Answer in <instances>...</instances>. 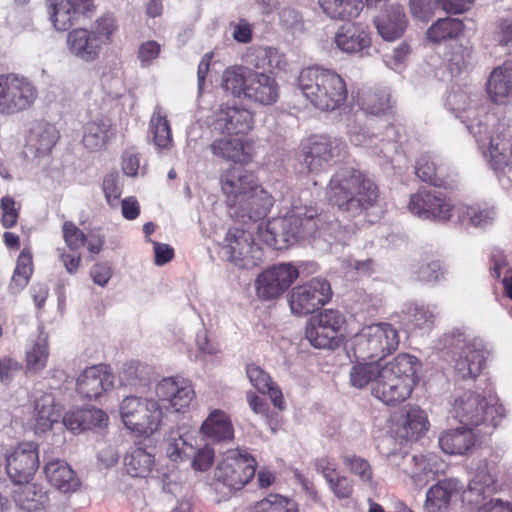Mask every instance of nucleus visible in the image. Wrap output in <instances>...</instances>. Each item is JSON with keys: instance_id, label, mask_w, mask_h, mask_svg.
<instances>
[{"instance_id": "nucleus-1", "label": "nucleus", "mask_w": 512, "mask_h": 512, "mask_svg": "<svg viewBox=\"0 0 512 512\" xmlns=\"http://www.w3.org/2000/svg\"><path fill=\"white\" fill-rule=\"evenodd\" d=\"M330 204L350 217L362 215L377 205L379 188L364 172L350 166L339 167L326 188Z\"/></svg>"}, {"instance_id": "nucleus-2", "label": "nucleus", "mask_w": 512, "mask_h": 512, "mask_svg": "<svg viewBox=\"0 0 512 512\" xmlns=\"http://www.w3.org/2000/svg\"><path fill=\"white\" fill-rule=\"evenodd\" d=\"M220 185L226 205L249 218L263 217L273 206L272 196L258 183L255 174L242 166L224 170Z\"/></svg>"}, {"instance_id": "nucleus-3", "label": "nucleus", "mask_w": 512, "mask_h": 512, "mask_svg": "<svg viewBox=\"0 0 512 512\" xmlns=\"http://www.w3.org/2000/svg\"><path fill=\"white\" fill-rule=\"evenodd\" d=\"M416 365V357L406 353L398 354L381 367L372 387V395L386 405L395 406L404 402L416 384Z\"/></svg>"}, {"instance_id": "nucleus-4", "label": "nucleus", "mask_w": 512, "mask_h": 512, "mask_svg": "<svg viewBox=\"0 0 512 512\" xmlns=\"http://www.w3.org/2000/svg\"><path fill=\"white\" fill-rule=\"evenodd\" d=\"M298 87L310 103L322 111L339 108L347 98V88L342 77L333 70L318 66L300 72Z\"/></svg>"}, {"instance_id": "nucleus-5", "label": "nucleus", "mask_w": 512, "mask_h": 512, "mask_svg": "<svg viewBox=\"0 0 512 512\" xmlns=\"http://www.w3.org/2000/svg\"><path fill=\"white\" fill-rule=\"evenodd\" d=\"M319 223L314 207L295 206L287 215L269 220L263 238L273 249H286L302 238L315 236Z\"/></svg>"}, {"instance_id": "nucleus-6", "label": "nucleus", "mask_w": 512, "mask_h": 512, "mask_svg": "<svg viewBox=\"0 0 512 512\" xmlns=\"http://www.w3.org/2000/svg\"><path fill=\"white\" fill-rule=\"evenodd\" d=\"M399 345V334L390 323H376L364 327L352 339L355 358L378 363L394 352Z\"/></svg>"}, {"instance_id": "nucleus-7", "label": "nucleus", "mask_w": 512, "mask_h": 512, "mask_svg": "<svg viewBox=\"0 0 512 512\" xmlns=\"http://www.w3.org/2000/svg\"><path fill=\"white\" fill-rule=\"evenodd\" d=\"M256 465L246 451L228 450L214 471L215 491L227 496L242 489L254 477Z\"/></svg>"}, {"instance_id": "nucleus-8", "label": "nucleus", "mask_w": 512, "mask_h": 512, "mask_svg": "<svg viewBox=\"0 0 512 512\" xmlns=\"http://www.w3.org/2000/svg\"><path fill=\"white\" fill-rule=\"evenodd\" d=\"M120 415L128 429L148 435L160 428L163 419L162 409L157 401L136 396H127L122 400Z\"/></svg>"}, {"instance_id": "nucleus-9", "label": "nucleus", "mask_w": 512, "mask_h": 512, "mask_svg": "<svg viewBox=\"0 0 512 512\" xmlns=\"http://www.w3.org/2000/svg\"><path fill=\"white\" fill-rule=\"evenodd\" d=\"M37 98L34 85L15 74L0 75V114L14 115L30 108Z\"/></svg>"}, {"instance_id": "nucleus-10", "label": "nucleus", "mask_w": 512, "mask_h": 512, "mask_svg": "<svg viewBox=\"0 0 512 512\" xmlns=\"http://www.w3.org/2000/svg\"><path fill=\"white\" fill-rule=\"evenodd\" d=\"M222 250L226 259L241 269H252L263 260L262 249L255 244L252 234L243 229H229Z\"/></svg>"}, {"instance_id": "nucleus-11", "label": "nucleus", "mask_w": 512, "mask_h": 512, "mask_svg": "<svg viewBox=\"0 0 512 512\" xmlns=\"http://www.w3.org/2000/svg\"><path fill=\"white\" fill-rule=\"evenodd\" d=\"M331 296L330 283L323 278H313L291 290L289 305L293 314L303 316L320 309Z\"/></svg>"}, {"instance_id": "nucleus-12", "label": "nucleus", "mask_w": 512, "mask_h": 512, "mask_svg": "<svg viewBox=\"0 0 512 512\" xmlns=\"http://www.w3.org/2000/svg\"><path fill=\"white\" fill-rule=\"evenodd\" d=\"M298 277L299 271L291 263L273 265L257 276L256 295L264 301L275 300L283 295Z\"/></svg>"}, {"instance_id": "nucleus-13", "label": "nucleus", "mask_w": 512, "mask_h": 512, "mask_svg": "<svg viewBox=\"0 0 512 512\" xmlns=\"http://www.w3.org/2000/svg\"><path fill=\"white\" fill-rule=\"evenodd\" d=\"M407 208L421 219L446 222L452 216L453 205L442 192L422 189L410 196Z\"/></svg>"}, {"instance_id": "nucleus-14", "label": "nucleus", "mask_w": 512, "mask_h": 512, "mask_svg": "<svg viewBox=\"0 0 512 512\" xmlns=\"http://www.w3.org/2000/svg\"><path fill=\"white\" fill-rule=\"evenodd\" d=\"M39 468L38 445L23 442L6 454V471L14 484L30 481Z\"/></svg>"}, {"instance_id": "nucleus-15", "label": "nucleus", "mask_w": 512, "mask_h": 512, "mask_svg": "<svg viewBox=\"0 0 512 512\" xmlns=\"http://www.w3.org/2000/svg\"><path fill=\"white\" fill-rule=\"evenodd\" d=\"M50 19L58 31H67L81 19L90 18L93 0H49Z\"/></svg>"}, {"instance_id": "nucleus-16", "label": "nucleus", "mask_w": 512, "mask_h": 512, "mask_svg": "<svg viewBox=\"0 0 512 512\" xmlns=\"http://www.w3.org/2000/svg\"><path fill=\"white\" fill-rule=\"evenodd\" d=\"M494 408L488 405L485 397L472 391H466L454 401L451 414L467 427L483 424Z\"/></svg>"}, {"instance_id": "nucleus-17", "label": "nucleus", "mask_w": 512, "mask_h": 512, "mask_svg": "<svg viewBox=\"0 0 512 512\" xmlns=\"http://www.w3.org/2000/svg\"><path fill=\"white\" fill-rule=\"evenodd\" d=\"M254 125L253 113L243 107L221 105L214 113L212 128L220 134H247Z\"/></svg>"}, {"instance_id": "nucleus-18", "label": "nucleus", "mask_w": 512, "mask_h": 512, "mask_svg": "<svg viewBox=\"0 0 512 512\" xmlns=\"http://www.w3.org/2000/svg\"><path fill=\"white\" fill-rule=\"evenodd\" d=\"M155 392L164 408L174 412H180L188 407L195 396L190 381L180 377L162 379L156 385Z\"/></svg>"}, {"instance_id": "nucleus-19", "label": "nucleus", "mask_w": 512, "mask_h": 512, "mask_svg": "<svg viewBox=\"0 0 512 512\" xmlns=\"http://www.w3.org/2000/svg\"><path fill=\"white\" fill-rule=\"evenodd\" d=\"M341 156V143L325 137L311 139L303 149L302 163L310 172H319Z\"/></svg>"}, {"instance_id": "nucleus-20", "label": "nucleus", "mask_w": 512, "mask_h": 512, "mask_svg": "<svg viewBox=\"0 0 512 512\" xmlns=\"http://www.w3.org/2000/svg\"><path fill=\"white\" fill-rule=\"evenodd\" d=\"M114 376L106 365L99 364L86 368L77 378V392L85 399H98L112 388Z\"/></svg>"}, {"instance_id": "nucleus-21", "label": "nucleus", "mask_w": 512, "mask_h": 512, "mask_svg": "<svg viewBox=\"0 0 512 512\" xmlns=\"http://www.w3.org/2000/svg\"><path fill=\"white\" fill-rule=\"evenodd\" d=\"M69 52L84 62H93L100 56L103 44L86 28H77L67 34Z\"/></svg>"}, {"instance_id": "nucleus-22", "label": "nucleus", "mask_w": 512, "mask_h": 512, "mask_svg": "<svg viewBox=\"0 0 512 512\" xmlns=\"http://www.w3.org/2000/svg\"><path fill=\"white\" fill-rule=\"evenodd\" d=\"M214 156L235 163H248L252 158V146L242 138L223 134L210 144Z\"/></svg>"}, {"instance_id": "nucleus-23", "label": "nucleus", "mask_w": 512, "mask_h": 512, "mask_svg": "<svg viewBox=\"0 0 512 512\" xmlns=\"http://www.w3.org/2000/svg\"><path fill=\"white\" fill-rule=\"evenodd\" d=\"M246 98L262 105H271L279 97L276 80L264 72L252 71L248 76Z\"/></svg>"}, {"instance_id": "nucleus-24", "label": "nucleus", "mask_w": 512, "mask_h": 512, "mask_svg": "<svg viewBox=\"0 0 512 512\" xmlns=\"http://www.w3.org/2000/svg\"><path fill=\"white\" fill-rule=\"evenodd\" d=\"M463 489V484L454 478L443 479L431 486L426 492L424 508L427 512H444L453 497Z\"/></svg>"}, {"instance_id": "nucleus-25", "label": "nucleus", "mask_w": 512, "mask_h": 512, "mask_svg": "<svg viewBox=\"0 0 512 512\" xmlns=\"http://www.w3.org/2000/svg\"><path fill=\"white\" fill-rule=\"evenodd\" d=\"M375 25L379 35L386 41H394L400 38L406 27L407 19L404 8L399 4L387 6L375 19Z\"/></svg>"}, {"instance_id": "nucleus-26", "label": "nucleus", "mask_w": 512, "mask_h": 512, "mask_svg": "<svg viewBox=\"0 0 512 512\" xmlns=\"http://www.w3.org/2000/svg\"><path fill=\"white\" fill-rule=\"evenodd\" d=\"M500 474L498 456L491 455L478 461L475 474L469 483V490L478 496L495 491Z\"/></svg>"}, {"instance_id": "nucleus-27", "label": "nucleus", "mask_w": 512, "mask_h": 512, "mask_svg": "<svg viewBox=\"0 0 512 512\" xmlns=\"http://www.w3.org/2000/svg\"><path fill=\"white\" fill-rule=\"evenodd\" d=\"M486 91L493 103L505 104L512 98V62H504L492 70Z\"/></svg>"}, {"instance_id": "nucleus-28", "label": "nucleus", "mask_w": 512, "mask_h": 512, "mask_svg": "<svg viewBox=\"0 0 512 512\" xmlns=\"http://www.w3.org/2000/svg\"><path fill=\"white\" fill-rule=\"evenodd\" d=\"M434 457L409 455L402 457L401 470L410 476L416 487H424L436 474Z\"/></svg>"}, {"instance_id": "nucleus-29", "label": "nucleus", "mask_w": 512, "mask_h": 512, "mask_svg": "<svg viewBox=\"0 0 512 512\" xmlns=\"http://www.w3.org/2000/svg\"><path fill=\"white\" fill-rule=\"evenodd\" d=\"M44 472L49 483L62 493H72L80 487L76 473L62 460L48 462Z\"/></svg>"}, {"instance_id": "nucleus-30", "label": "nucleus", "mask_w": 512, "mask_h": 512, "mask_svg": "<svg viewBox=\"0 0 512 512\" xmlns=\"http://www.w3.org/2000/svg\"><path fill=\"white\" fill-rule=\"evenodd\" d=\"M369 34L356 23L342 25L335 34V43L346 53H356L370 46Z\"/></svg>"}, {"instance_id": "nucleus-31", "label": "nucleus", "mask_w": 512, "mask_h": 512, "mask_svg": "<svg viewBox=\"0 0 512 512\" xmlns=\"http://www.w3.org/2000/svg\"><path fill=\"white\" fill-rule=\"evenodd\" d=\"M439 445L447 454H466L475 445V437L472 428L463 426L443 432L439 437Z\"/></svg>"}, {"instance_id": "nucleus-32", "label": "nucleus", "mask_w": 512, "mask_h": 512, "mask_svg": "<svg viewBox=\"0 0 512 512\" xmlns=\"http://www.w3.org/2000/svg\"><path fill=\"white\" fill-rule=\"evenodd\" d=\"M485 365V356L482 348L473 343L463 346L459 358L456 360L455 371L462 379L477 377Z\"/></svg>"}, {"instance_id": "nucleus-33", "label": "nucleus", "mask_w": 512, "mask_h": 512, "mask_svg": "<svg viewBox=\"0 0 512 512\" xmlns=\"http://www.w3.org/2000/svg\"><path fill=\"white\" fill-rule=\"evenodd\" d=\"M205 437L216 442L232 440L234 428L230 417L222 410H213L201 426Z\"/></svg>"}, {"instance_id": "nucleus-34", "label": "nucleus", "mask_w": 512, "mask_h": 512, "mask_svg": "<svg viewBox=\"0 0 512 512\" xmlns=\"http://www.w3.org/2000/svg\"><path fill=\"white\" fill-rule=\"evenodd\" d=\"M429 429L427 414L420 407H410L403 416L397 434L406 440H418Z\"/></svg>"}, {"instance_id": "nucleus-35", "label": "nucleus", "mask_w": 512, "mask_h": 512, "mask_svg": "<svg viewBox=\"0 0 512 512\" xmlns=\"http://www.w3.org/2000/svg\"><path fill=\"white\" fill-rule=\"evenodd\" d=\"M16 485L17 488L13 490L12 498L21 510L36 512L44 508L46 497L41 488L30 481Z\"/></svg>"}, {"instance_id": "nucleus-36", "label": "nucleus", "mask_w": 512, "mask_h": 512, "mask_svg": "<svg viewBox=\"0 0 512 512\" xmlns=\"http://www.w3.org/2000/svg\"><path fill=\"white\" fill-rule=\"evenodd\" d=\"M246 374L250 383L260 392L267 393L275 407L282 410L284 408L283 394L281 390L273 385L271 377L261 367L255 364H249L246 368Z\"/></svg>"}, {"instance_id": "nucleus-37", "label": "nucleus", "mask_w": 512, "mask_h": 512, "mask_svg": "<svg viewBox=\"0 0 512 512\" xmlns=\"http://www.w3.org/2000/svg\"><path fill=\"white\" fill-rule=\"evenodd\" d=\"M324 14L334 20L349 21L363 10V0H318Z\"/></svg>"}, {"instance_id": "nucleus-38", "label": "nucleus", "mask_w": 512, "mask_h": 512, "mask_svg": "<svg viewBox=\"0 0 512 512\" xmlns=\"http://www.w3.org/2000/svg\"><path fill=\"white\" fill-rule=\"evenodd\" d=\"M112 135V124L109 119L90 121L84 126L82 141L90 151H98L106 145Z\"/></svg>"}, {"instance_id": "nucleus-39", "label": "nucleus", "mask_w": 512, "mask_h": 512, "mask_svg": "<svg viewBox=\"0 0 512 512\" xmlns=\"http://www.w3.org/2000/svg\"><path fill=\"white\" fill-rule=\"evenodd\" d=\"M154 455L142 447H132L125 454L124 468L132 477H146L154 466Z\"/></svg>"}, {"instance_id": "nucleus-40", "label": "nucleus", "mask_w": 512, "mask_h": 512, "mask_svg": "<svg viewBox=\"0 0 512 512\" xmlns=\"http://www.w3.org/2000/svg\"><path fill=\"white\" fill-rule=\"evenodd\" d=\"M59 136L53 125L44 124L34 128L28 139V149L35 157L47 155L55 146Z\"/></svg>"}, {"instance_id": "nucleus-41", "label": "nucleus", "mask_w": 512, "mask_h": 512, "mask_svg": "<svg viewBox=\"0 0 512 512\" xmlns=\"http://www.w3.org/2000/svg\"><path fill=\"white\" fill-rule=\"evenodd\" d=\"M163 501L170 509L169 512H189L190 500L187 498L186 488L171 479V476L163 477Z\"/></svg>"}, {"instance_id": "nucleus-42", "label": "nucleus", "mask_w": 512, "mask_h": 512, "mask_svg": "<svg viewBox=\"0 0 512 512\" xmlns=\"http://www.w3.org/2000/svg\"><path fill=\"white\" fill-rule=\"evenodd\" d=\"M35 419L38 429L46 431L52 428L60 418V409L52 394L44 393L35 400Z\"/></svg>"}, {"instance_id": "nucleus-43", "label": "nucleus", "mask_w": 512, "mask_h": 512, "mask_svg": "<svg viewBox=\"0 0 512 512\" xmlns=\"http://www.w3.org/2000/svg\"><path fill=\"white\" fill-rule=\"evenodd\" d=\"M463 22L457 18L438 19L427 31V37L434 43L458 37L463 31Z\"/></svg>"}, {"instance_id": "nucleus-44", "label": "nucleus", "mask_w": 512, "mask_h": 512, "mask_svg": "<svg viewBox=\"0 0 512 512\" xmlns=\"http://www.w3.org/2000/svg\"><path fill=\"white\" fill-rule=\"evenodd\" d=\"M252 70L244 67H231L226 69L222 75V87L230 91L236 97L246 98V87L248 76Z\"/></svg>"}, {"instance_id": "nucleus-45", "label": "nucleus", "mask_w": 512, "mask_h": 512, "mask_svg": "<svg viewBox=\"0 0 512 512\" xmlns=\"http://www.w3.org/2000/svg\"><path fill=\"white\" fill-rule=\"evenodd\" d=\"M150 132L153 134L155 145L160 149H168L172 146V133L169 121L162 114V109L156 107L149 124Z\"/></svg>"}, {"instance_id": "nucleus-46", "label": "nucleus", "mask_w": 512, "mask_h": 512, "mask_svg": "<svg viewBox=\"0 0 512 512\" xmlns=\"http://www.w3.org/2000/svg\"><path fill=\"white\" fill-rule=\"evenodd\" d=\"M32 273V255L29 251L23 250L17 259V264L8 286L10 293L15 295L22 291L27 286Z\"/></svg>"}, {"instance_id": "nucleus-47", "label": "nucleus", "mask_w": 512, "mask_h": 512, "mask_svg": "<svg viewBox=\"0 0 512 512\" xmlns=\"http://www.w3.org/2000/svg\"><path fill=\"white\" fill-rule=\"evenodd\" d=\"M344 466L356 477L359 481L370 489L376 487V481L373 477V469L368 460L357 456L355 454H347L342 457Z\"/></svg>"}, {"instance_id": "nucleus-48", "label": "nucleus", "mask_w": 512, "mask_h": 512, "mask_svg": "<svg viewBox=\"0 0 512 512\" xmlns=\"http://www.w3.org/2000/svg\"><path fill=\"white\" fill-rule=\"evenodd\" d=\"M471 55V47L455 43L444 53V61L452 74H458L469 64Z\"/></svg>"}, {"instance_id": "nucleus-49", "label": "nucleus", "mask_w": 512, "mask_h": 512, "mask_svg": "<svg viewBox=\"0 0 512 512\" xmlns=\"http://www.w3.org/2000/svg\"><path fill=\"white\" fill-rule=\"evenodd\" d=\"M305 336L307 340L315 347V348H329L332 349L337 346V337L336 334L328 333L326 328H324L319 323H314V320L311 318L305 329Z\"/></svg>"}, {"instance_id": "nucleus-50", "label": "nucleus", "mask_w": 512, "mask_h": 512, "mask_svg": "<svg viewBox=\"0 0 512 512\" xmlns=\"http://www.w3.org/2000/svg\"><path fill=\"white\" fill-rule=\"evenodd\" d=\"M402 313L407 321L416 328L430 329L435 318L434 312L429 307L417 303L406 304Z\"/></svg>"}, {"instance_id": "nucleus-51", "label": "nucleus", "mask_w": 512, "mask_h": 512, "mask_svg": "<svg viewBox=\"0 0 512 512\" xmlns=\"http://www.w3.org/2000/svg\"><path fill=\"white\" fill-rule=\"evenodd\" d=\"M380 370L381 367L378 363L373 361L354 365L350 371V383L356 388H363L371 381L376 383V377L379 376Z\"/></svg>"}, {"instance_id": "nucleus-52", "label": "nucleus", "mask_w": 512, "mask_h": 512, "mask_svg": "<svg viewBox=\"0 0 512 512\" xmlns=\"http://www.w3.org/2000/svg\"><path fill=\"white\" fill-rule=\"evenodd\" d=\"M415 173L417 177L434 186L443 184V178L439 175V167L429 154H422L416 161Z\"/></svg>"}, {"instance_id": "nucleus-53", "label": "nucleus", "mask_w": 512, "mask_h": 512, "mask_svg": "<svg viewBox=\"0 0 512 512\" xmlns=\"http://www.w3.org/2000/svg\"><path fill=\"white\" fill-rule=\"evenodd\" d=\"M362 106L371 115L385 114L392 108L390 94L386 90L369 91L363 96Z\"/></svg>"}, {"instance_id": "nucleus-54", "label": "nucleus", "mask_w": 512, "mask_h": 512, "mask_svg": "<svg viewBox=\"0 0 512 512\" xmlns=\"http://www.w3.org/2000/svg\"><path fill=\"white\" fill-rule=\"evenodd\" d=\"M165 450L167 457L174 462L190 458L194 454L193 445L178 432L170 433Z\"/></svg>"}, {"instance_id": "nucleus-55", "label": "nucleus", "mask_w": 512, "mask_h": 512, "mask_svg": "<svg viewBox=\"0 0 512 512\" xmlns=\"http://www.w3.org/2000/svg\"><path fill=\"white\" fill-rule=\"evenodd\" d=\"M49 351L46 338L38 337L26 353V366L29 371L38 372L45 368Z\"/></svg>"}, {"instance_id": "nucleus-56", "label": "nucleus", "mask_w": 512, "mask_h": 512, "mask_svg": "<svg viewBox=\"0 0 512 512\" xmlns=\"http://www.w3.org/2000/svg\"><path fill=\"white\" fill-rule=\"evenodd\" d=\"M117 30L115 18L110 14L100 16L89 31L96 35L99 41L104 45H108L112 41V35Z\"/></svg>"}, {"instance_id": "nucleus-57", "label": "nucleus", "mask_w": 512, "mask_h": 512, "mask_svg": "<svg viewBox=\"0 0 512 512\" xmlns=\"http://www.w3.org/2000/svg\"><path fill=\"white\" fill-rule=\"evenodd\" d=\"M312 319L314 323H319L326 328L328 333L336 334V337H338V332L344 323L343 315L339 311L332 309L325 310L319 315L312 317Z\"/></svg>"}, {"instance_id": "nucleus-58", "label": "nucleus", "mask_w": 512, "mask_h": 512, "mask_svg": "<svg viewBox=\"0 0 512 512\" xmlns=\"http://www.w3.org/2000/svg\"><path fill=\"white\" fill-rule=\"evenodd\" d=\"M81 420L82 428L85 430L92 429L94 427L105 426L108 422L107 414L96 407L81 408Z\"/></svg>"}, {"instance_id": "nucleus-59", "label": "nucleus", "mask_w": 512, "mask_h": 512, "mask_svg": "<svg viewBox=\"0 0 512 512\" xmlns=\"http://www.w3.org/2000/svg\"><path fill=\"white\" fill-rule=\"evenodd\" d=\"M445 274V269L440 261H432L421 265L416 272L417 279L421 282L435 283L440 281Z\"/></svg>"}, {"instance_id": "nucleus-60", "label": "nucleus", "mask_w": 512, "mask_h": 512, "mask_svg": "<svg viewBox=\"0 0 512 512\" xmlns=\"http://www.w3.org/2000/svg\"><path fill=\"white\" fill-rule=\"evenodd\" d=\"M279 22L282 28L295 32L303 28L302 15L292 7H285L279 13Z\"/></svg>"}, {"instance_id": "nucleus-61", "label": "nucleus", "mask_w": 512, "mask_h": 512, "mask_svg": "<svg viewBox=\"0 0 512 512\" xmlns=\"http://www.w3.org/2000/svg\"><path fill=\"white\" fill-rule=\"evenodd\" d=\"M63 236L66 245L71 250H77L85 244V234L72 222L66 221L63 224Z\"/></svg>"}, {"instance_id": "nucleus-62", "label": "nucleus", "mask_w": 512, "mask_h": 512, "mask_svg": "<svg viewBox=\"0 0 512 512\" xmlns=\"http://www.w3.org/2000/svg\"><path fill=\"white\" fill-rule=\"evenodd\" d=\"M333 494L339 499H347L353 494V481L346 476L335 475L327 481Z\"/></svg>"}, {"instance_id": "nucleus-63", "label": "nucleus", "mask_w": 512, "mask_h": 512, "mask_svg": "<svg viewBox=\"0 0 512 512\" xmlns=\"http://www.w3.org/2000/svg\"><path fill=\"white\" fill-rule=\"evenodd\" d=\"M102 187L108 204L115 206L121 196L118 175L116 173L106 175Z\"/></svg>"}, {"instance_id": "nucleus-64", "label": "nucleus", "mask_w": 512, "mask_h": 512, "mask_svg": "<svg viewBox=\"0 0 512 512\" xmlns=\"http://www.w3.org/2000/svg\"><path fill=\"white\" fill-rule=\"evenodd\" d=\"M496 40L501 46L512 50V19L501 20L496 30Z\"/></svg>"}]
</instances>
